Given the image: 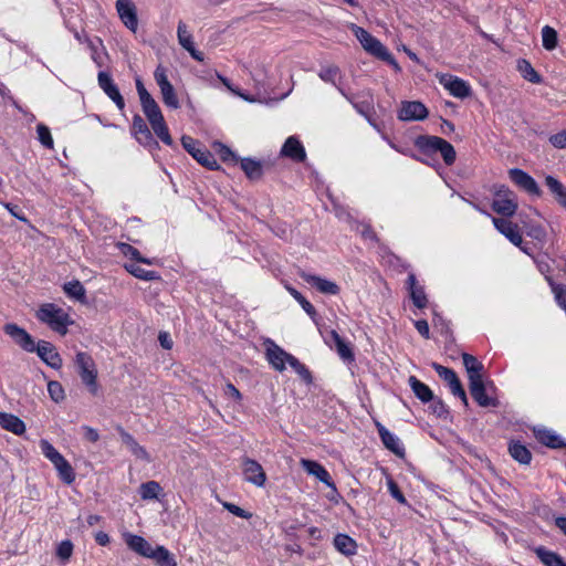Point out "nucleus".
Segmentation results:
<instances>
[{
  "mask_svg": "<svg viewBox=\"0 0 566 566\" xmlns=\"http://www.w3.org/2000/svg\"><path fill=\"white\" fill-rule=\"evenodd\" d=\"M350 31L354 33L356 39L359 41L361 46L366 52L376 56L377 59L387 62L390 64L396 71H400V66L391 55V53L387 50V48L375 36H373L368 31L364 28L352 23L349 25Z\"/></svg>",
  "mask_w": 566,
  "mask_h": 566,
  "instance_id": "1",
  "label": "nucleus"
},
{
  "mask_svg": "<svg viewBox=\"0 0 566 566\" xmlns=\"http://www.w3.org/2000/svg\"><path fill=\"white\" fill-rule=\"evenodd\" d=\"M36 318L46 324L52 331L65 335L67 327L73 324L69 313L53 303L42 304L35 314Z\"/></svg>",
  "mask_w": 566,
  "mask_h": 566,
  "instance_id": "2",
  "label": "nucleus"
},
{
  "mask_svg": "<svg viewBox=\"0 0 566 566\" xmlns=\"http://www.w3.org/2000/svg\"><path fill=\"white\" fill-rule=\"evenodd\" d=\"M416 146L424 154L439 151L446 165L451 166L455 161L454 147L446 139L438 136H419Z\"/></svg>",
  "mask_w": 566,
  "mask_h": 566,
  "instance_id": "3",
  "label": "nucleus"
},
{
  "mask_svg": "<svg viewBox=\"0 0 566 566\" xmlns=\"http://www.w3.org/2000/svg\"><path fill=\"white\" fill-rule=\"evenodd\" d=\"M75 364L83 384L92 395L98 391L96 365L87 353L78 352L75 356Z\"/></svg>",
  "mask_w": 566,
  "mask_h": 566,
  "instance_id": "4",
  "label": "nucleus"
},
{
  "mask_svg": "<svg viewBox=\"0 0 566 566\" xmlns=\"http://www.w3.org/2000/svg\"><path fill=\"white\" fill-rule=\"evenodd\" d=\"M154 78L160 90L164 104L172 109L180 107V103L176 91L168 80L166 69L163 65H158L154 72Z\"/></svg>",
  "mask_w": 566,
  "mask_h": 566,
  "instance_id": "5",
  "label": "nucleus"
},
{
  "mask_svg": "<svg viewBox=\"0 0 566 566\" xmlns=\"http://www.w3.org/2000/svg\"><path fill=\"white\" fill-rule=\"evenodd\" d=\"M492 209L504 217H512L517 210L516 196L507 187L501 186L495 191Z\"/></svg>",
  "mask_w": 566,
  "mask_h": 566,
  "instance_id": "6",
  "label": "nucleus"
},
{
  "mask_svg": "<svg viewBox=\"0 0 566 566\" xmlns=\"http://www.w3.org/2000/svg\"><path fill=\"white\" fill-rule=\"evenodd\" d=\"M181 144L184 148L202 166L209 169H217L218 164L214 157L206 147L190 136H182Z\"/></svg>",
  "mask_w": 566,
  "mask_h": 566,
  "instance_id": "7",
  "label": "nucleus"
},
{
  "mask_svg": "<svg viewBox=\"0 0 566 566\" xmlns=\"http://www.w3.org/2000/svg\"><path fill=\"white\" fill-rule=\"evenodd\" d=\"M437 78L439 84L457 98H465L471 95L470 84L455 75L438 73Z\"/></svg>",
  "mask_w": 566,
  "mask_h": 566,
  "instance_id": "8",
  "label": "nucleus"
},
{
  "mask_svg": "<svg viewBox=\"0 0 566 566\" xmlns=\"http://www.w3.org/2000/svg\"><path fill=\"white\" fill-rule=\"evenodd\" d=\"M429 111L419 101H402L398 111V119L401 122H418L428 117Z\"/></svg>",
  "mask_w": 566,
  "mask_h": 566,
  "instance_id": "9",
  "label": "nucleus"
},
{
  "mask_svg": "<svg viewBox=\"0 0 566 566\" xmlns=\"http://www.w3.org/2000/svg\"><path fill=\"white\" fill-rule=\"evenodd\" d=\"M115 8L118 14V18L123 22V24L130 30L132 32H136L138 29V18H137V8L133 0H117L115 3Z\"/></svg>",
  "mask_w": 566,
  "mask_h": 566,
  "instance_id": "10",
  "label": "nucleus"
},
{
  "mask_svg": "<svg viewBox=\"0 0 566 566\" xmlns=\"http://www.w3.org/2000/svg\"><path fill=\"white\" fill-rule=\"evenodd\" d=\"M242 472L244 480L254 484L258 488H262L266 482V474L262 465L250 458H243L242 460Z\"/></svg>",
  "mask_w": 566,
  "mask_h": 566,
  "instance_id": "11",
  "label": "nucleus"
},
{
  "mask_svg": "<svg viewBox=\"0 0 566 566\" xmlns=\"http://www.w3.org/2000/svg\"><path fill=\"white\" fill-rule=\"evenodd\" d=\"M510 179L522 190L526 191L530 195L539 197L542 191L535 181V179L520 168H512L509 170Z\"/></svg>",
  "mask_w": 566,
  "mask_h": 566,
  "instance_id": "12",
  "label": "nucleus"
},
{
  "mask_svg": "<svg viewBox=\"0 0 566 566\" xmlns=\"http://www.w3.org/2000/svg\"><path fill=\"white\" fill-rule=\"evenodd\" d=\"M34 352L38 354L41 360L51 368L60 369L62 367V357L50 342L40 340L38 344H35Z\"/></svg>",
  "mask_w": 566,
  "mask_h": 566,
  "instance_id": "13",
  "label": "nucleus"
},
{
  "mask_svg": "<svg viewBox=\"0 0 566 566\" xmlns=\"http://www.w3.org/2000/svg\"><path fill=\"white\" fill-rule=\"evenodd\" d=\"M495 229L503 234L512 244L521 247L523 237L517 224L506 218H493Z\"/></svg>",
  "mask_w": 566,
  "mask_h": 566,
  "instance_id": "14",
  "label": "nucleus"
},
{
  "mask_svg": "<svg viewBox=\"0 0 566 566\" xmlns=\"http://www.w3.org/2000/svg\"><path fill=\"white\" fill-rule=\"evenodd\" d=\"M4 332L23 350L28 353H34L35 342L33 337L24 328L18 326L17 324L10 323L4 326Z\"/></svg>",
  "mask_w": 566,
  "mask_h": 566,
  "instance_id": "15",
  "label": "nucleus"
},
{
  "mask_svg": "<svg viewBox=\"0 0 566 566\" xmlns=\"http://www.w3.org/2000/svg\"><path fill=\"white\" fill-rule=\"evenodd\" d=\"M300 277L323 294L337 295L340 291V287L335 282L305 271L300 272Z\"/></svg>",
  "mask_w": 566,
  "mask_h": 566,
  "instance_id": "16",
  "label": "nucleus"
},
{
  "mask_svg": "<svg viewBox=\"0 0 566 566\" xmlns=\"http://www.w3.org/2000/svg\"><path fill=\"white\" fill-rule=\"evenodd\" d=\"M177 38H178V42L179 44L186 50L189 52V54L191 55L192 59H195L196 61H199V62H202L203 61V54L202 52L198 51L196 48H195V43H193V39H192V35L191 33L188 31L187 29V25L180 21L178 23V28H177Z\"/></svg>",
  "mask_w": 566,
  "mask_h": 566,
  "instance_id": "17",
  "label": "nucleus"
},
{
  "mask_svg": "<svg viewBox=\"0 0 566 566\" xmlns=\"http://www.w3.org/2000/svg\"><path fill=\"white\" fill-rule=\"evenodd\" d=\"M123 538L130 551L146 558L150 557L155 548L143 536L129 532L124 533Z\"/></svg>",
  "mask_w": 566,
  "mask_h": 566,
  "instance_id": "18",
  "label": "nucleus"
},
{
  "mask_svg": "<svg viewBox=\"0 0 566 566\" xmlns=\"http://www.w3.org/2000/svg\"><path fill=\"white\" fill-rule=\"evenodd\" d=\"M301 467L310 474L315 476L318 481L326 484L328 488L335 489V484L328 471L318 462L308 459L301 460Z\"/></svg>",
  "mask_w": 566,
  "mask_h": 566,
  "instance_id": "19",
  "label": "nucleus"
},
{
  "mask_svg": "<svg viewBox=\"0 0 566 566\" xmlns=\"http://www.w3.org/2000/svg\"><path fill=\"white\" fill-rule=\"evenodd\" d=\"M281 155L297 163H302L306 158L305 149L295 136H290L285 140L281 149Z\"/></svg>",
  "mask_w": 566,
  "mask_h": 566,
  "instance_id": "20",
  "label": "nucleus"
},
{
  "mask_svg": "<svg viewBox=\"0 0 566 566\" xmlns=\"http://www.w3.org/2000/svg\"><path fill=\"white\" fill-rule=\"evenodd\" d=\"M534 436L538 442L546 447L553 449L566 447V441L553 430L546 428H535Z\"/></svg>",
  "mask_w": 566,
  "mask_h": 566,
  "instance_id": "21",
  "label": "nucleus"
},
{
  "mask_svg": "<svg viewBox=\"0 0 566 566\" xmlns=\"http://www.w3.org/2000/svg\"><path fill=\"white\" fill-rule=\"evenodd\" d=\"M118 431L123 443L129 449L133 455L146 462L151 461L150 455L146 449L142 447L130 433L125 431L122 427L118 428Z\"/></svg>",
  "mask_w": 566,
  "mask_h": 566,
  "instance_id": "22",
  "label": "nucleus"
},
{
  "mask_svg": "<svg viewBox=\"0 0 566 566\" xmlns=\"http://www.w3.org/2000/svg\"><path fill=\"white\" fill-rule=\"evenodd\" d=\"M471 396L481 407L495 406V400L486 395L483 378L469 381Z\"/></svg>",
  "mask_w": 566,
  "mask_h": 566,
  "instance_id": "23",
  "label": "nucleus"
},
{
  "mask_svg": "<svg viewBox=\"0 0 566 566\" xmlns=\"http://www.w3.org/2000/svg\"><path fill=\"white\" fill-rule=\"evenodd\" d=\"M289 353L283 350L280 346L270 342L266 348L268 361L275 370L282 371L285 369L286 358Z\"/></svg>",
  "mask_w": 566,
  "mask_h": 566,
  "instance_id": "24",
  "label": "nucleus"
},
{
  "mask_svg": "<svg viewBox=\"0 0 566 566\" xmlns=\"http://www.w3.org/2000/svg\"><path fill=\"white\" fill-rule=\"evenodd\" d=\"M377 429L384 446L395 454L402 457L405 453V449L401 446L398 437L395 436L380 423H377Z\"/></svg>",
  "mask_w": 566,
  "mask_h": 566,
  "instance_id": "25",
  "label": "nucleus"
},
{
  "mask_svg": "<svg viewBox=\"0 0 566 566\" xmlns=\"http://www.w3.org/2000/svg\"><path fill=\"white\" fill-rule=\"evenodd\" d=\"M0 427L17 436H21L25 432L24 422L15 415L8 412H0Z\"/></svg>",
  "mask_w": 566,
  "mask_h": 566,
  "instance_id": "26",
  "label": "nucleus"
},
{
  "mask_svg": "<svg viewBox=\"0 0 566 566\" xmlns=\"http://www.w3.org/2000/svg\"><path fill=\"white\" fill-rule=\"evenodd\" d=\"M407 283H408V287H409V292H410V297H411L413 304L418 308H424L428 304V300H427L423 287L418 285L416 275L412 273L409 274Z\"/></svg>",
  "mask_w": 566,
  "mask_h": 566,
  "instance_id": "27",
  "label": "nucleus"
},
{
  "mask_svg": "<svg viewBox=\"0 0 566 566\" xmlns=\"http://www.w3.org/2000/svg\"><path fill=\"white\" fill-rule=\"evenodd\" d=\"M133 134L138 143L143 145L150 144L153 139L151 132L149 130L147 124L139 115H135L133 117Z\"/></svg>",
  "mask_w": 566,
  "mask_h": 566,
  "instance_id": "28",
  "label": "nucleus"
},
{
  "mask_svg": "<svg viewBox=\"0 0 566 566\" xmlns=\"http://www.w3.org/2000/svg\"><path fill=\"white\" fill-rule=\"evenodd\" d=\"M140 105L150 126H155L156 123L163 122L165 119L157 102L153 96L140 101Z\"/></svg>",
  "mask_w": 566,
  "mask_h": 566,
  "instance_id": "29",
  "label": "nucleus"
},
{
  "mask_svg": "<svg viewBox=\"0 0 566 566\" xmlns=\"http://www.w3.org/2000/svg\"><path fill=\"white\" fill-rule=\"evenodd\" d=\"M545 185L554 196L556 202L564 209H566V188L555 177L548 175L545 177Z\"/></svg>",
  "mask_w": 566,
  "mask_h": 566,
  "instance_id": "30",
  "label": "nucleus"
},
{
  "mask_svg": "<svg viewBox=\"0 0 566 566\" xmlns=\"http://www.w3.org/2000/svg\"><path fill=\"white\" fill-rule=\"evenodd\" d=\"M534 553L544 566H566V562L560 555L544 546L535 547Z\"/></svg>",
  "mask_w": 566,
  "mask_h": 566,
  "instance_id": "31",
  "label": "nucleus"
},
{
  "mask_svg": "<svg viewBox=\"0 0 566 566\" xmlns=\"http://www.w3.org/2000/svg\"><path fill=\"white\" fill-rule=\"evenodd\" d=\"M334 546L345 556H353L357 553V543L346 534H337L334 537Z\"/></svg>",
  "mask_w": 566,
  "mask_h": 566,
  "instance_id": "32",
  "label": "nucleus"
},
{
  "mask_svg": "<svg viewBox=\"0 0 566 566\" xmlns=\"http://www.w3.org/2000/svg\"><path fill=\"white\" fill-rule=\"evenodd\" d=\"M408 382L416 397L422 402H429L433 399L432 390L417 377L410 376Z\"/></svg>",
  "mask_w": 566,
  "mask_h": 566,
  "instance_id": "33",
  "label": "nucleus"
},
{
  "mask_svg": "<svg viewBox=\"0 0 566 566\" xmlns=\"http://www.w3.org/2000/svg\"><path fill=\"white\" fill-rule=\"evenodd\" d=\"M462 360L468 373L469 381L482 378L483 365L474 356L464 353Z\"/></svg>",
  "mask_w": 566,
  "mask_h": 566,
  "instance_id": "34",
  "label": "nucleus"
},
{
  "mask_svg": "<svg viewBox=\"0 0 566 566\" xmlns=\"http://www.w3.org/2000/svg\"><path fill=\"white\" fill-rule=\"evenodd\" d=\"M149 558L154 559L158 566H177L174 555L161 545L154 548Z\"/></svg>",
  "mask_w": 566,
  "mask_h": 566,
  "instance_id": "35",
  "label": "nucleus"
},
{
  "mask_svg": "<svg viewBox=\"0 0 566 566\" xmlns=\"http://www.w3.org/2000/svg\"><path fill=\"white\" fill-rule=\"evenodd\" d=\"M55 470L57 471V474L60 479L66 483L72 484L75 480V472L72 468V465L69 463V461L62 457L56 462L53 463Z\"/></svg>",
  "mask_w": 566,
  "mask_h": 566,
  "instance_id": "36",
  "label": "nucleus"
},
{
  "mask_svg": "<svg viewBox=\"0 0 566 566\" xmlns=\"http://www.w3.org/2000/svg\"><path fill=\"white\" fill-rule=\"evenodd\" d=\"M511 457L521 464H528L532 460L530 450L520 442H512L509 447Z\"/></svg>",
  "mask_w": 566,
  "mask_h": 566,
  "instance_id": "37",
  "label": "nucleus"
},
{
  "mask_svg": "<svg viewBox=\"0 0 566 566\" xmlns=\"http://www.w3.org/2000/svg\"><path fill=\"white\" fill-rule=\"evenodd\" d=\"M241 169L252 180L260 179L263 174L261 163L251 158L241 159Z\"/></svg>",
  "mask_w": 566,
  "mask_h": 566,
  "instance_id": "38",
  "label": "nucleus"
},
{
  "mask_svg": "<svg viewBox=\"0 0 566 566\" xmlns=\"http://www.w3.org/2000/svg\"><path fill=\"white\" fill-rule=\"evenodd\" d=\"M163 488L157 481H148L139 486V495L145 501L157 500Z\"/></svg>",
  "mask_w": 566,
  "mask_h": 566,
  "instance_id": "39",
  "label": "nucleus"
},
{
  "mask_svg": "<svg viewBox=\"0 0 566 566\" xmlns=\"http://www.w3.org/2000/svg\"><path fill=\"white\" fill-rule=\"evenodd\" d=\"M331 337L335 343L336 350L342 359L347 361L354 360V354L348 344H346L336 331L331 332Z\"/></svg>",
  "mask_w": 566,
  "mask_h": 566,
  "instance_id": "40",
  "label": "nucleus"
},
{
  "mask_svg": "<svg viewBox=\"0 0 566 566\" xmlns=\"http://www.w3.org/2000/svg\"><path fill=\"white\" fill-rule=\"evenodd\" d=\"M517 69L520 71V73L522 74V76L526 81L534 83V84L541 83L542 78H541L539 74L534 70V67L527 60H524V59L520 60L517 62Z\"/></svg>",
  "mask_w": 566,
  "mask_h": 566,
  "instance_id": "41",
  "label": "nucleus"
},
{
  "mask_svg": "<svg viewBox=\"0 0 566 566\" xmlns=\"http://www.w3.org/2000/svg\"><path fill=\"white\" fill-rule=\"evenodd\" d=\"M63 291L67 294L69 297H72L82 303L85 302V289L83 284L77 280L65 283L63 285Z\"/></svg>",
  "mask_w": 566,
  "mask_h": 566,
  "instance_id": "42",
  "label": "nucleus"
},
{
  "mask_svg": "<svg viewBox=\"0 0 566 566\" xmlns=\"http://www.w3.org/2000/svg\"><path fill=\"white\" fill-rule=\"evenodd\" d=\"M318 76L322 81H324L326 83H331L334 86H336L337 90H338V87H340L337 84V80L340 78V70L338 66H336L334 64L324 66L321 69Z\"/></svg>",
  "mask_w": 566,
  "mask_h": 566,
  "instance_id": "43",
  "label": "nucleus"
},
{
  "mask_svg": "<svg viewBox=\"0 0 566 566\" xmlns=\"http://www.w3.org/2000/svg\"><path fill=\"white\" fill-rule=\"evenodd\" d=\"M542 43L547 51H553L557 48L558 34L554 28L549 25L542 28Z\"/></svg>",
  "mask_w": 566,
  "mask_h": 566,
  "instance_id": "44",
  "label": "nucleus"
},
{
  "mask_svg": "<svg viewBox=\"0 0 566 566\" xmlns=\"http://www.w3.org/2000/svg\"><path fill=\"white\" fill-rule=\"evenodd\" d=\"M125 269L135 277L144 281H154L159 279L158 274L155 271L145 270L137 263L125 264Z\"/></svg>",
  "mask_w": 566,
  "mask_h": 566,
  "instance_id": "45",
  "label": "nucleus"
},
{
  "mask_svg": "<svg viewBox=\"0 0 566 566\" xmlns=\"http://www.w3.org/2000/svg\"><path fill=\"white\" fill-rule=\"evenodd\" d=\"M118 248L125 256H128L138 263L151 264L150 260L143 258L139 251L130 244L119 243Z\"/></svg>",
  "mask_w": 566,
  "mask_h": 566,
  "instance_id": "46",
  "label": "nucleus"
},
{
  "mask_svg": "<svg viewBox=\"0 0 566 566\" xmlns=\"http://www.w3.org/2000/svg\"><path fill=\"white\" fill-rule=\"evenodd\" d=\"M85 41L87 42V45L91 49L92 60L96 63L97 66H99V67L103 66L104 65V55H106V53L104 51L102 41L98 40L101 50L92 40H90V38H85Z\"/></svg>",
  "mask_w": 566,
  "mask_h": 566,
  "instance_id": "47",
  "label": "nucleus"
},
{
  "mask_svg": "<svg viewBox=\"0 0 566 566\" xmlns=\"http://www.w3.org/2000/svg\"><path fill=\"white\" fill-rule=\"evenodd\" d=\"M338 92L353 105V107L365 118L369 115V109L371 107V103L360 102L357 103L354 101V97L347 94L344 88L338 87Z\"/></svg>",
  "mask_w": 566,
  "mask_h": 566,
  "instance_id": "48",
  "label": "nucleus"
},
{
  "mask_svg": "<svg viewBox=\"0 0 566 566\" xmlns=\"http://www.w3.org/2000/svg\"><path fill=\"white\" fill-rule=\"evenodd\" d=\"M40 448H41V451L43 453V455L51 461V463L53 464L54 462H56L59 459H61L63 455L53 447V444L51 442H49L48 440L45 439H42L40 441Z\"/></svg>",
  "mask_w": 566,
  "mask_h": 566,
  "instance_id": "49",
  "label": "nucleus"
},
{
  "mask_svg": "<svg viewBox=\"0 0 566 566\" xmlns=\"http://www.w3.org/2000/svg\"><path fill=\"white\" fill-rule=\"evenodd\" d=\"M154 133L156 136L166 145L171 146L172 145V138L169 134V129L167 127V124L165 119L163 122L156 123L155 126H151Z\"/></svg>",
  "mask_w": 566,
  "mask_h": 566,
  "instance_id": "50",
  "label": "nucleus"
},
{
  "mask_svg": "<svg viewBox=\"0 0 566 566\" xmlns=\"http://www.w3.org/2000/svg\"><path fill=\"white\" fill-rule=\"evenodd\" d=\"M546 280L548 281V283L552 287V292L555 295V300H556L557 304L559 306H562L563 308H566V300H565L566 286L555 283L549 276H546Z\"/></svg>",
  "mask_w": 566,
  "mask_h": 566,
  "instance_id": "51",
  "label": "nucleus"
},
{
  "mask_svg": "<svg viewBox=\"0 0 566 566\" xmlns=\"http://www.w3.org/2000/svg\"><path fill=\"white\" fill-rule=\"evenodd\" d=\"M38 138L40 143L46 148H53V138L48 126L39 124L36 126Z\"/></svg>",
  "mask_w": 566,
  "mask_h": 566,
  "instance_id": "52",
  "label": "nucleus"
},
{
  "mask_svg": "<svg viewBox=\"0 0 566 566\" xmlns=\"http://www.w3.org/2000/svg\"><path fill=\"white\" fill-rule=\"evenodd\" d=\"M73 543L70 539L62 541L56 548V556L63 560L67 562L73 554Z\"/></svg>",
  "mask_w": 566,
  "mask_h": 566,
  "instance_id": "53",
  "label": "nucleus"
},
{
  "mask_svg": "<svg viewBox=\"0 0 566 566\" xmlns=\"http://www.w3.org/2000/svg\"><path fill=\"white\" fill-rule=\"evenodd\" d=\"M103 92L115 103L119 111L124 109L125 101L115 83Z\"/></svg>",
  "mask_w": 566,
  "mask_h": 566,
  "instance_id": "54",
  "label": "nucleus"
},
{
  "mask_svg": "<svg viewBox=\"0 0 566 566\" xmlns=\"http://www.w3.org/2000/svg\"><path fill=\"white\" fill-rule=\"evenodd\" d=\"M48 391L51 399L55 402H60L64 399V389L59 381L51 380L48 384Z\"/></svg>",
  "mask_w": 566,
  "mask_h": 566,
  "instance_id": "55",
  "label": "nucleus"
},
{
  "mask_svg": "<svg viewBox=\"0 0 566 566\" xmlns=\"http://www.w3.org/2000/svg\"><path fill=\"white\" fill-rule=\"evenodd\" d=\"M447 384L449 385L452 394L459 397L464 403V406H468V398L458 376L453 377V379L449 380Z\"/></svg>",
  "mask_w": 566,
  "mask_h": 566,
  "instance_id": "56",
  "label": "nucleus"
},
{
  "mask_svg": "<svg viewBox=\"0 0 566 566\" xmlns=\"http://www.w3.org/2000/svg\"><path fill=\"white\" fill-rule=\"evenodd\" d=\"M447 384L449 385L452 394L459 397L464 403V406H468V398L458 376L453 377V379L449 380Z\"/></svg>",
  "mask_w": 566,
  "mask_h": 566,
  "instance_id": "57",
  "label": "nucleus"
},
{
  "mask_svg": "<svg viewBox=\"0 0 566 566\" xmlns=\"http://www.w3.org/2000/svg\"><path fill=\"white\" fill-rule=\"evenodd\" d=\"M526 234L539 242H544L546 239V231L541 224H531L527 227Z\"/></svg>",
  "mask_w": 566,
  "mask_h": 566,
  "instance_id": "58",
  "label": "nucleus"
},
{
  "mask_svg": "<svg viewBox=\"0 0 566 566\" xmlns=\"http://www.w3.org/2000/svg\"><path fill=\"white\" fill-rule=\"evenodd\" d=\"M432 367L436 370V373L439 375V377L442 378L446 382H448L449 380H452L453 377L457 376V374L452 369L444 367L442 365H439L437 363H434L432 365Z\"/></svg>",
  "mask_w": 566,
  "mask_h": 566,
  "instance_id": "59",
  "label": "nucleus"
},
{
  "mask_svg": "<svg viewBox=\"0 0 566 566\" xmlns=\"http://www.w3.org/2000/svg\"><path fill=\"white\" fill-rule=\"evenodd\" d=\"M223 507L226 510H228L230 513H232L233 515L241 517V518L249 520L252 516L251 513H249V512L244 511L243 509H241L240 506L229 503V502H224Z\"/></svg>",
  "mask_w": 566,
  "mask_h": 566,
  "instance_id": "60",
  "label": "nucleus"
},
{
  "mask_svg": "<svg viewBox=\"0 0 566 566\" xmlns=\"http://www.w3.org/2000/svg\"><path fill=\"white\" fill-rule=\"evenodd\" d=\"M549 143L556 148H566V128L552 135L549 137Z\"/></svg>",
  "mask_w": 566,
  "mask_h": 566,
  "instance_id": "61",
  "label": "nucleus"
},
{
  "mask_svg": "<svg viewBox=\"0 0 566 566\" xmlns=\"http://www.w3.org/2000/svg\"><path fill=\"white\" fill-rule=\"evenodd\" d=\"M387 484H388V490H389L391 496L394 499H396L399 503L405 504L407 502L406 497L401 493V491L399 490V488L396 484V482H394L392 480H389Z\"/></svg>",
  "mask_w": 566,
  "mask_h": 566,
  "instance_id": "62",
  "label": "nucleus"
},
{
  "mask_svg": "<svg viewBox=\"0 0 566 566\" xmlns=\"http://www.w3.org/2000/svg\"><path fill=\"white\" fill-rule=\"evenodd\" d=\"M97 81H98V85L99 87L104 91L105 88H108L109 86H112L114 84V81L112 78V76L106 73V72H103L101 71L97 75Z\"/></svg>",
  "mask_w": 566,
  "mask_h": 566,
  "instance_id": "63",
  "label": "nucleus"
},
{
  "mask_svg": "<svg viewBox=\"0 0 566 566\" xmlns=\"http://www.w3.org/2000/svg\"><path fill=\"white\" fill-rule=\"evenodd\" d=\"M415 327L422 337H424L426 339L430 338L429 324L426 319L416 321Z\"/></svg>",
  "mask_w": 566,
  "mask_h": 566,
  "instance_id": "64",
  "label": "nucleus"
}]
</instances>
